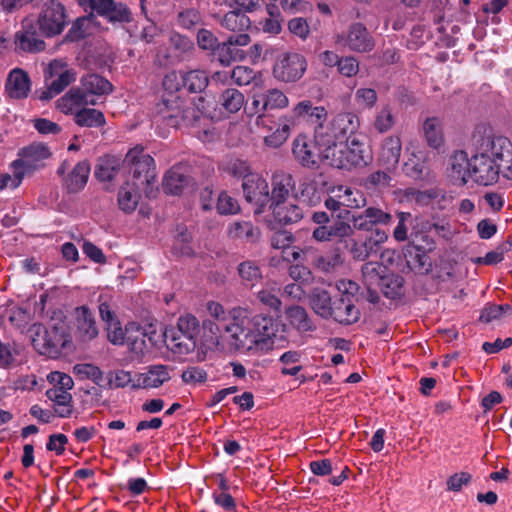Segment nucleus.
Here are the masks:
<instances>
[{"mask_svg":"<svg viewBox=\"0 0 512 512\" xmlns=\"http://www.w3.org/2000/svg\"><path fill=\"white\" fill-rule=\"evenodd\" d=\"M232 323L224 330L230 334L231 345L242 353L259 354L272 349L279 321L268 314H250L246 309H234Z\"/></svg>","mask_w":512,"mask_h":512,"instance_id":"1","label":"nucleus"},{"mask_svg":"<svg viewBox=\"0 0 512 512\" xmlns=\"http://www.w3.org/2000/svg\"><path fill=\"white\" fill-rule=\"evenodd\" d=\"M64 6L55 1L46 2L36 21L26 18L22 22V30L15 35L16 47L24 52L37 53L45 49L42 37H53L60 34L66 24Z\"/></svg>","mask_w":512,"mask_h":512,"instance_id":"2","label":"nucleus"},{"mask_svg":"<svg viewBox=\"0 0 512 512\" xmlns=\"http://www.w3.org/2000/svg\"><path fill=\"white\" fill-rule=\"evenodd\" d=\"M471 145L477 153L499 163L504 169V177L512 180V143L507 137L494 136L491 129L478 127L472 134Z\"/></svg>","mask_w":512,"mask_h":512,"instance_id":"3","label":"nucleus"},{"mask_svg":"<svg viewBox=\"0 0 512 512\" xmlns=\"http://www.w3.org/2000/svg\"><path fill=\"white\" fill-rule=\"evenodd\" d=\"M365 205V199L360 195V200L347 199V203H341L334 214L330 225L318 226L313 230L312 237L317 241H331L338 238L337 244L348 247L347 237L353 235V228L350 222L355 214H352L348 207L359 208Z\"/></svg>","mask_w":512,"mask_h":512,"instance_id":"4","label":"nucleus"},{"mask_svg":"<svg viewBox=\"0 0 512 512\" xmlns=\"http://www.w3.org/2000/svg\"><path fill=\"white\" fill-rule=\"evenodd\" d=\"M123 166L134 180L133 186L142 189L147 197H155L157 189L153 188L156 179V167L154 159L143 152V148L135 147L130 149L124 160Z\"/></svg>","mask_w":512,"mask_h":512,"instance_id":"5","label":"nucleus"},{"mask_svg":"<svg viewBox=\"0 0 512 512\" xmlns=\"http://www.w3.org/2000/svg\"><path fill=\"white\" fill-rule=\"evenodd\" d=\"M29 332L34 349L51 358H58L62 350L71 343L64 324H55L50 329L41 324L33 325Z\"/></svg>","mask_w":512,"mask_h":512,"instance_id":"6","label":"nucleus"},{"mask_svg":"<svg viewBox=\"0 0 512 512\" xmlns=\"http://www.w3.org/2000/svg\"><path fill=\"white\" fill-rule=\"evenodd\" d=\"M365 285H376L388 299H399L404 294V278L390 272L388 268L377 262H367L362 266Z\"/></svg>","mask_w":512,"mask_h":512,"instance_id":"7","label":"nucleus"},{"mask_svg":"<svg viewBox=\"0 0 512 512\" xmlns=\"http://www.w3.org/2000/svg\"><path fill=\"white\" fill-rule=\"evenodd\" d=\"M46 89L38 95L41 101H49L60 94L68 85L76 79V73L72 69H66V64L61 60H53L44 71Z\"/></svg>","mask_w":512,"mask_h":512,"instance_id":"8","label":"nucleus"},{"mask_svg":"<svg viewBox=\"0 0 512 512\" xmlns=\"http://www.w3.org/2000/svg\"><path fill=\"white\" fill-rule=\"evenodd\" d=\"M314 145L320 161L331 167L346 169L343 141L324 133L323 126H319L315 130Z\"/></svg>","mask_w":512,"mask_h":512,"instance_id":"9","label":"nucleus"},{"mask_svg":"<svg viewBox=\"0 0 512 512\" xmlns=\"http://www.w3.org/2000/svg\"><path fill=\"white\" fill-rule=\"evenodd\" d=\"M307 68V62L299 53H285L274 64L273 75L283 82H295L299 80Z\"/></svg>","mask_w":512,"mask_h":512,"instance_id":"10","label":"nucleus"},{"mask_svg":"<svg viewBox=\"0 0 512 512\" xmlns=\"http://www.w3.org/2000/svg\"><path fill=\"white\" fill-rule=\"evenodd\" d=\"M500 174L504 176V169L499 163L474 151L471 157V177L476 183L484 186L492 185L498 181Z\"/></svg>","mask_w":512,"mask_h":512,"instance_id":"11","label":"nucleus"},{"mask_svg":"<svg viewBox=\"0 0 512 512\" xmlns=\"http://www.w3.org/2000/svg\"><path fill=\"white\" fill-rule=\"evenodd\" d=\"M250 42L251 37L247 33L231 35L226 41L219 42L213 54L221 66L228 67L232 63L245 58V52L239 47L247 46Z\"/></svg>","mask_w":512,"mask_h":512,"instance_id":"12","label":"nucleus"},{"mask_svg":"<svg viewBox=\"0 0 512 512\" xmlns=\"http://www.w3.org/2000/svg\"><path fill=\"white\" fill-rule=\"evenodd\" d=\"M242 189L245 200L256 207L254 213L261 214L271 200L268 182L255 173L242 182Z\"/></svg>","mask_w":512,"mask_h":512,"instance_id":"13","label":"nucleus"},{"mask_svg":"<svg viewBox=\"0 0 512 512\" xmlns=\"http://www.w3.org/2000/svg\"><path fill=\"white\" fill-rule=\"evenodd\" d=\"M194 185L190 174V166L178 163L172 166L164 175L162 188L166 194L181 195L185 189Z\"/></svg>","mask_w":512,"mask_h":512,"instance_id":"14","label":"nucleus"},{"mask_svg":"<svg viewBox=\"0 0 512 512\" xmlns=\"http://www.w3.org/2000/svg\"><path fill=\"white\" fill-rule=\"evenodd\" d=\"M52 153L47 145L43 143H32L20 150V158L13 162L14 168H20L24 174H30L42 168L43 160L48 159Z\"/></svg>","mask_w":512,"mask_h":512,"instance_id":"15","label":"nucleus"},{"mask_svg":"<svg viewBox=\"0 0 512 512\" xmlns=\"http://www.w3.org/2000/svg\"><path fill=\"white\" fill-rule=\"evenodd\" d=\"M167 328L184 335L185 342L177 343L179 345L178 351L193 352L198 346L201 328L199 320L193 314L181 315L177 319L176 326H169Z\"/></svg>","mask_w":512,"mask_h":512,"instance_id":"16","label":"nucleus"},{"mask_svg":"<svg viewBox=\"0 0 512 512\" xmlns=\"http://www.w3.org/2000/svg\"><path fill=\"white\" fill-rule=\"evenodd\" d=\"M344 45L357 53L371 52L375 47V40L366 26L360 22L349 26L345 36L341 37Z\"/></svg>","mask_w":512,"mask_h":512,"instance_id":"17","label":"nucleus"},{"mask_svg":"<svg viewBox=\"0 0 512 512\" xmlns=\"http://www.w3.org/2000/svg\"><path fill=\"white\" fill-rule=\"evenodd\" d=\"M184 99L181 95L161 96L160 101L155 106L156 116L166 126L178 128V118L181 114Z\"/></svg>","mask_w":512,"mask_h":512,"instance_id":"18","label":"nucleus"},{"mask_svg":"<svg viewBox=\"0 0 512 512\" xmlns=\"http://www.w3.org/2000/svg\"><path fill=\"white\" fill-rule=\"evenodd\" d=\"M359 128V118L351 112H344L337 114L330 125L324 128V133H327L333 138L343 141L344 139H351Z\"/></svg>","mask_w":512,"mask_h":512,"instance_id":"19","label":"nucleus"},{"mask_svg":"<svg viewBox=\"0 0 512 512\" xmlns=\"http://www.w3.org/2000/svg\"><path fill=\"white\" fill-rule=\"evenodd\" d=\"M372 159V150L369 145L356 137L347 140V144L344 145V163L346 164V169L349 167L367 166L371 163Z\"/></svg>","mask_w":512,"mask_h":512,"instance_id":"20","label":"nucleus"},{"mask_svg":"<svg viewBox=\"0 0 512 512\" xmlns=\"http://www.w3.org/2000/svg\"><path fill=\"white\" fill-rule=\"evenodd\" d=\"M76 330L75 339L81 343H87L98 336L95 317L87 306H80L75 309Z\"/></svg>","mask_w":512,"mask_h":512,"instance_id":"21","label":"nucleus"},{"mask_svg":"<svg viewBox=\"0 0 512 512\" xmlns=\"http://www.w3.org/2000/svg\"><path fill=\"white\" fill-rule=\"evenodd\" d=\"M360 316L361 312L355 306L354 300L349 299L348 296L336 295V304L334 309L331 310L328 320H333L343 326H349L358 322Z\"/></svg>","mask_w":512,"mask_h":512,"instance_id":"22","label":"nucleus"},{"mask_svg":"<svg viewBox=\"0 0 512 512\" xmlns=\"http://www.w3.org/2000/svg\"><path fill=\"white\" fill-rule=\"evenodd\" d=\"M314 140L307 135L299 134L293 141L292 154L295 160L305 168L314 169L318 167V152L313 151Z\"/></svg>","mask_w":512,"mask_h":512,"instance_id":"23","label":"nucleus"},{"mask_svg":"<svg viewBox=\"0 0 512 512\" xmlns=\"http://www.w3.org/2000/svg\"><path fill=\"white\" fill-rule=\"evenodd\" d=\"M170 370L171 368L167 365H151L147 368V372L138 374L136 383L132 384V389L158 388L171 379Z\"/></svg>","mask_w":512,"mask_h":512,"instance_id":"24","label":"nucleus"},{"mask_svg":"<svg viewBox=\"0 0 512 512\" xmlns=\"http://www.w3.org/2000/svg\"><path fill=\"white\" fill-rule=\"evenodd\" d=\"M401 149L402 144L398 136L386 137L381 144L377 158L378 165L386 170H395L399 163Z\"/></svg>","mask_w":512,"mask_h":512,"instance_id":"25","label":"nucleus"},{"mask_svg":"<svg viewBox=\"0 0 512 512\" xmlns=\"http://www.w3.org/2000/svg\"><path fill=\"white\" fill-rule=\"evenodd\" d=\"M97 13L113 24H125L133 20L129 7L122 2H115L114 0H100Z\"/></svg>","mask_w":512,"mask_h":512,"instance_id":"26","label":"nucleus"},{"mask_svg":"<svg viewBox=\"0 0 512 512\" xmlns=\"http://www.w3.org/2000/svg\"><path fill=\"white\" fill-rule=\"evenodd\" d=\"M295 188V180L289 173L275 174L272 178V192L270 193L269 208L273 209L284 204L290 191Z\"/></svg>","mask_w":512,"mask_h":512,"instance_id":"27","label":"nucleus"},{"mask_svg":"<svg viewBox=\"0 0 512 512\" xmlns=\"http://www.w3.org/2000/svg\"><path fill=\"white\" fill-rule=\"evenodd\" d=\"M449 177L458 185H465L471 177V159L465 151H455L449 159Z\"/></svg>","mask_w":512,"mask_h":512,"instance_id":"28","label":"nucleus"},{"mask_svg":"<svg viewBox=\"0 0 512 512\" xmlns=\"http://www.w3.org/2000/svg\"><path fill=\"white\" fill-rule=\"evenodd\" d=\"M30 78L20 68L13 69L6 80L5 91L12 99H24L30 91Z\"/></svg>","mask_w":512,"mask_h":512,"instance_id":"29","label":"nucleus"},{"mask_svg":"<svg viewBox=\"0 0 512 512\" xmlns=\"http://www.w3.org/2000/svg\"><path fill=\"white\" fill-rule=\"evenodd\" d=\"M403 256L409 270L416 274L426 275L432 270V262L427 252L405 246Z\"/></svg>","mask_w":512,"mask_h":512,"instance_id":"30","label":"nucleus"},{"mask_svg":"<svg viewBox=\"0 0 512 512\" xmlns=\"http://www.w3.org/2000/svg\"><path fill=\"white\" fill-rule=\"evenodd\" d=\"M308 305L311 310L324 320H328L331 312L330 304L331 294L328 290L321 287H313L307 295Z\"/></svg>","mask_w":512,"mask_h":512,"instance_id":"31","label":"nucleus"},{"mask_svg":"<svg viewBox=\"0 0 512 512\" xmlns=\"http://www.w3.org/2000/svg\"><path fill=\"white\" fill-rule=\"evenodd\" d=\"M228 235L230 238L254 244L259 241L261 230L250 221H236L229 226Z\"/></svg>","mask_w":512,"mask_h":512,"instance_id":"32","label":"nucleus"},{"mask_svg":"<svg viewBox=\"0 0 512 512\" xmlns=\"http://www.w3.org/2000/svg\"><path fill=\"white\" fill-rule=\"evenodd\" d=\"M90 173V163L87 160L80 161L72 171L64 178V184L69 193H77L84 188Z\"/></svg>","mask_w":512,"mask_h":512,"instance_id":"33","label":"nucleus"},{"mask_svg":"<svg viewBox=\"0 0 512 512\" xmlns=\"http://www.w3.org/2000/svg\"><path fill=\"white\" fill-rule=\"evenodd\" d=\"M286 317L291 325L299 332H312L316 325L308 314L307 310L299 305H292L286 308Z\"/></svg>","mask_w":512,"mask_h":512,"instance_id":"34","label":"nucleus"},{"mask_svg":"<svg viewBox=\"0 0 512 512\" xmlns=\"http://www.w3.org/2000/svg\"><path fill=\"white\" fill-rule=\"evenodd\" d=\"M126 334V344L130 351L137 356H143L145 351L148 350L145 340L148 333L144 331L139 324L131 322L126 325Z\"/></svg>","mask_w":512,"mask_h":512,"instance_id":"35","label":"nucleus"},{"mask_svg":"<svg viewBox=\"0 0 512 512\" xmlns=\"http://www.w3.org/2000/svg\"><path fill=\"white\" fill-rule=\"evenodd\" d=\"M221 27L237 33H246L251 26L249 17L241 10L227 12L219 21Z\"/></svg>","mask_w":512,"mask_h":512,"instance_id":"36","label":"nucleus"},{"mask_svg":"<svg viewBox=\"0 0 512 512\" xmlns=\"http://www.w3.org/2000/svg\"><path fill=\"white\" fill-rule=\"evenodd\" d=\"M96 17L93 13L88 14L87 16L79 17L69 29L67 34L65 35V41L67 42H77L81 39H84L88 36L91 31L90 28L92 25H97Z\"/></svg>","mask_w":512,"mask_h":512,"instance_id":"37","label":"nucleus"},{"mask_svg":"<svg viewBox=\"0 0 512 512\" xmlns=\"http://www.w3.org/2000/svg\"><path fill=\"white\" fill-rule=\"evenodd\" d=\"M271 210L275 221L284 226L297 223L304 216L302 208L296 204L286 205V202Z\"/></svg>","mask_w":512,"mask_h":512,"instance_id":"38","label":"nucleus"},{"mask_svg":"<svg viewBox=\"0 0 512 512\" xmlns=\"http://www.w3.org/2000/svg\"><path fill=\"white\" fill-rule=\"evenodd\" d=\"M121 169L120 159L114 156L100 158L95 168V177L102 182L111 181Z\"/></svg>","mask_w":512,"mask_h":512,"instance_id":"39","label":"nucleus"},{"mask_svg":"<svg viewBox=\"0 0 512 512\" xmlns=\"http://www.w3.org/2000/svg\"><path fill=\"white\" fill-rule=\"evenodd\" d=\"M81 84L87 94L104 95L113 90L112 84L98 74H87L82 77Z\"/></svg>","mask_w":512,"mask_h":512,"instance_id":"40","label":"nucleus"},{"mask_svg":"<svg viewBox=\"0 0 512 512\" xmlns=\"http://www.w3.org/2000/svg\"><path fill=\"white\" fill-rule=\"evenodd\" d=\"M183 88H186L190 93H201L209 84V77L204 70H191L182 72Z\"/></svg>","mask_w":512,"mask_h":512,"instance_id":"41","label":"nucleus"},{"mask_svg":"<svg viewBox=\"0 0 512 512\" xmlns=\"http://www.w3.org/2000/svg\"><path fill=\"white\" fill-rule=\"evenodd\" d=\"M244 112L249 118L256 116L255 123L258 127H266L267 113L261 92L254 93L251 98L247 100L244 106Z\"/></svg>","mask_w":512,"mask_h":512,"instance_id":"42","label":"nucleus"},{"mask_svg":"<svg viewBox=\"0 0 512 512\" xmlns=\"http://www.w3.org/2000/svg\"><path fill=\"white\" fill-rule=\"evenodd\" d=\"M280 123L277 129L270 135L264 137V143L268 147L278 148L280 147L289 137L290 127L293 124V116L288 117L287 115L281 117Z\"/></svg>","mask_w":512,"mask_h":512,"instance_id":"43","label":"nucleus"},{"mask_svg":"<svg viewBox=\"0 0 512 512\" xmlns=\"http://www.w3.org/2000/svg\"><path fill=\"white\" fill-rule=\"evenodd\" d=\"M74 121L81 127H102L105 125L104 114L94 108H82L74 115Z\"/></svg>","mask_w":512,"mask_h":512,"instance_id":"44","label":"nucleus"},{"mask_svg":"<svg viewBox=\"0 0 512 512\" xmlns=\"http://www.w3.org/2000/svg\"><path fill=\"white\" fill-rule=\"evenodd\" d=\"M403 171L413 180H425L430 175V168L425 159L414 154L404 163Z\"/></svg>","mask_w":512,"mask_h":512,"instance_id":"45","label":"nucleus"},{"mask_svg":"<svg viewBox=\"0 0 512 512\" xmlns=\"http://www.w3.org/2000/svg\"><path fill=\"white\" fill-rule=\"evenodd\" d=\"M423 133L427 144L434 149H438L443 144V135L441 122L437 117H429L423 123Z\"/></svg>","mask_w":512,"mask_h":512,"instance_id":"46","label":"nucleus"},{"mask_svg":"<svg viewBox=\"0 0 512 512\" xmlns=\"http://www.w3.org/2000/svg\"><path fill=\"white\" fill-rule=\"evenodd\" d=\"M138 190L128 182L119 189L118 204L119 208L125 213H131L136 209L140 198Z\"/></svg>","mask_w":512,"mask_h":512,"instance_id":"47","label":"nucleus"},{"mask_svg":"<svg viewBox=\"0 0 512 512\" xmlns=\"http://www.w3.org/2000/svg\"><path fill=\"white\" fill-rule=\"evenodd\" d=\"M245 97L235 88L225 89L219 96L220 105L229 113L238 112L244 105Z\"/></svg>","mask_w":512,"mask_h":512,"instance_id":"48","label":"nucleus"},{"mask_svg":"<svg viewBox=\"0 0 512 512\" xmlns=\"http://www.w3.org/2000/svg\"><path fill=\"white\" fill-rule=\"evenodd\" d=\"M200 328V345L207 349L216 348L219 345L220 327L212 320H204Z\"/></svg>","mask_w":512,"mask_h":512,"instance_id":"49","label":"nucleus"},{"mask_svg":"<svg viewBox=\"0 0 512 512\" xmlns=\"http://www.w3.org/2000/svg\"><path fill=\"white\" fill-rule=\"evenodd\" d=\"M261 94L267 114L273 110L284 109L289 104L287 96L279 89H268Z\"/></svg>","mask_w":512,"mask_h":512,"instance_id":"50","label":"nucleus"},{"mask_svg":"<svg viewBox=\"0 0 512 512\" xmlns=\"http://www.w3.org/2000/svg\"><path fill=\"white\" fill-rule=\"evenodd\" d=\"M406 247H413L418 251L429 253L435 249V242L425 231L416 230V227H413L410 233L409 243Z\"/></svg>","mask_w":512,"mask_h":512,"instance_id":"51","label":"nucleus"},{"mask_svg":"<svg viewBox=\"0 0 512 512\" xmlns=\"http://www.w3.org/2000/svg\"><path fill=\"white\" fill-rule=\"evenodd\" d=\"M191 234L185 226H178L173 244V252L180 256H193L194 250L190 245Z\"/></svg>","mask_w":512,"mask_h":512,"instance_id":"52","label":"nucleus"},{"mask_svg":"<svg viewBox=\"0 0 512 512\" xmlns=\"http://www.w3.org/2000/svg\"><path fill=\"white\" fill-rule=\"evenodd\" d=\"M237 271L245 285L254 286L262 279L261 270L254 261L247 260L239 263Z\"/></svg>","mask_w":512,"mask_h":512,"instance_id":"53","label":"nucleus"},{"mask_svg":"<svg viewBox=\"0 0 512 512\" xmlns=\"http://www.w3.org/2000/svg\"><path fill=\"white\" fill-rule=\"evenodd\" d=\"M342 202L334 199L331 196H328L325 199L324 205L327 211H315L313 212L311 219L314 223L318 224L319 226L322 225H330L331 220L334 216V214L337 212V209L341 205Z\"/></svg>","mask_w":512,"mask_h":512,"instance_id":"54","label":"nucleus"},{"mask_svg":"<svg viewBox=\"0 0 512 512\" xmlns=\"http://www.w3.org/2000/svg\"><path fill=\"white\" fill-rule=\"evenodd\" d=\"M341 247L345 246L338 245L336 243L335 252L331 256L316 257L314 260L315 267L323 272H330L334 270L337 266L343 264L344 258L342 257Z\"/></svg>","mask_w":512,"mask_h":512,"instance_id":"55","label":"nucleus"},{"mask_svg":"<svg viewBox=\"0 0 512 512\" xmlns=\"http://www.w3.org/2000/svg\"><path fill=\"white\" fill-rule=\"evenodd\" d=\"M163 93L162 96L180 95L183 88L182 71H171L167 73L162 81Z\"/></svg>","mask_w":512,"mask_h":512,"instance_id":"56","label":"nucleus"},{"mask_svg":"<svg viewBox=\"0 0 512 512\" xmlns=\"http://www.w3.org/2000/svg\"><path fill=\"white\" fill-rule=\"evenodd\" d=\"M73 372L80 379H91L97 385L103 379V373L100 368L90 363L76 364L73 367Z\"/></svg>","mask_w":512,"mask_h":512,"instance_id":"57","label":"nucleus"},{"mask_svg":"<svg viewBox=\"0 0 512 512\" xmlns=\"http://www.w3.org/2000/svg\"><path fill=\"white\" fill-rule=\"evenodd\" d=\"M395 124V117L392 108L389 105L383 106L377 113L374 120V128L379 133H386L392 129Z\"/></svg>","mask_w":512,"mask_h":512,"instance_id":"58","label":"nucleus"},{"mask_svg":"<svg viewBox=\"0 0 512 512\" xmlns=\"http://www.w3.org/2000/svg\"><path fill=\"white\" fill-rule=\"evenodd\" d=\"M216 209L219 214H235L240 210V206L236 199L222 191L217 198Z\"/></svg>","mask_w":512,"mask_h":512,"instance_id":"59","label":"nucleus"},{"mask_svg":"<svg viewBox=\"0 0 512 512\" xmlns=\"http://www.w3.org/2000/svg\"><path fill=\"white\" fill-rule=\"evenodd\" d=\"M196 40L200 49L210 51L212 53L215 52V49L219 44L218 38L212 33V31L205 28L198 30Z\"/></svg>","mask_w":512,"mask_h":512,"instance_id":"60","label":"nucleus"},{"mask_svg":"<svg viewBox=\"0 0 512 512\" xmlns=\"http://www.w3.org/2000/svg\"><path fill=\"white\" fill-rule=\"evenodd\" d=\"M365 217L369 218V222L373 228L378 225H389L393 223V216L380 208L368 207L365 210Z\"/></svg>","mask_w":512,"mask_h":512,"instance_id":"61","label":"nucleus"},{"mask_svg":"<svg viewBox=\"0 0 512 512\" xmlns=\"http://www.w3.org/2000/svg\"><path fill=\"white\" fill-rule=\"evenodd\" d=\"M394 170H377L371 173L365 180V185L368 188H376V187H388L390 186V182L392 180L390 174Z\"/></svg>","mask_w":512,"mask_h":512,"instance_id":"62","label":"nucleus"},{"mask_svg":"<svg viewBox=\"0 0 512 512\" xmlns=\"http://www.w3.org/2000/svg\"><path fill=\"white\" fill-rule=\"evenodd\" d=\"M227 172L236 178H242L245 181L248 176H253L255 173L251 171L250 165L241 159H235L228 163Z\"/></svg>","mask_w":512,"mask_h":512,"instance_id":"63","label":"nucleus"},{"mask_svg":"<svg viewBox=\"0 0 512 512\" xmlns=\"http://www.w3.org/2000/svg\"><path fill=\"white\" fill-rule=\"evenodd\" d=\"M267 10L270 15V18L264 21V31L272 34L280 33L282 27L281 20L279 19L280 12L278 6L271 3L267 6Z\"/></svg>","mask_w":512,"mask_h":512,"instance_id":"64","label":"nucleus"}]
</instances>
